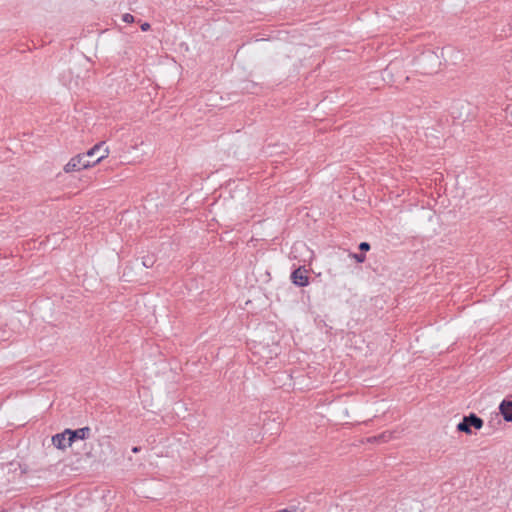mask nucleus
I'll use <instances>...</instances> for the list:
<instances>
[{
    "label": "nucleus",
    "instance_id": "f257e3e1",
    "mask_svg": "<svg viewBox=\"0 0 512 512\" xmlns=\"http://www.w3.org/2000/svg\"><path fill=\"white\" fill-rule=\"evenodd\" d=\"M108 154L109 150L105 147V143L100 142L94 145L86 153L78 154L71 158V160L65 165L64 170L69 173L89 168L106 158Z\"/></svg>",
    "mask_w": 512,
    "mask_h": 512
},
{
    "label": "nucleus",
    "instance_id": "f03ea898",
    "mask_svg": "<svg viewBox=\"0 0 512 512\" xmlns=\"http://www.w3.org/2000/svg\"><path fill=\"white\" fill-rule=\"evenodd\" d=\"M417 65L424 74H433L440 68L439 56L433 51L423 52L417 59Z\"/></svg>",
    "mask_w": 512,
    "mask_h": 512
},
{
    "label": "nucleus",
    "instance_id": "7ed1b4c3",
    "mask_svg": "<svg viewBox=\"0 0 512 512\" xmlns=\"http://www.w3.org/2000/svg\"><path fill=\"white\" fill-rule=\"evenodd\" d=\"M483 420L478 417L476 414L471 413L468 416H464L462 421L457 425V430L459 432H463L466 434H471V428H475L477 430L483 427Z\"/></svg>",
    "mask_w": 512,
    "mask_h": 512
},
{
    "label": "nucleus",
    "instance_id": "20e7f679",
    "mask_svg": "<svg viewBox=\"0 0 512 512\" xmlns=\"http://www.w3.org/2000/svg\"><path fill=\"white\" fill-rule=\"evenodd\" d=\"M291 281L299 287H305L309 284L307 270L304 267H298L291 273Z\"/></svg>",
    "mask_w": 512,
    "mask_h": 512
},
{
    "label": "nucleus",
    "instance_id": "39448f33",
    "mask_svg": "<svg viewBox=\"0 0 512 512\" xmlns=\"http://www.w3.org/2000/svg\"><path fill=\"white\" fill-rule=\"evenodd\" d=\"M91 429L89 427H82L76 430L66 429L68 433V440L74 442L76 440H85L90 437Z\"/></svg>",
    "mask_w": 512,
    "mask_h": 512
},
{
    "label": "nucleus",
    "instance_id": "423d86ee",
    "mask_svg": "<svg viewBox=\"0 0 512 512\" xmlns=\"http://www.w3.org/2000/svg\"><path fill=\"white\" fill-rule=\"evenodd\" d=\"M52 444L60 450H64L72 445V442L68 440L66 429L62 433H57L52 437Z\"/></svg>",
    "mask_w": 512,
    "mask_h": 512
},
{
    "label": "nucleus",
    "instance_id": "0eeeda50",
    "mask_svg": "<svg viewBox=\"0 0 512 512\" xmlns=\"http://www.w3.org/2000/svg\"><path fill=\"white\" fill-rule=\"evenodd\" d=\"M499 410L505 421L512 422V401L503 400Z\"/></svg>",
    "mask_w": 512,
    "mask_h": 512
},
{
    "label": "nucleus",
    "instance_id": "6e6552de",
    "mask_svg": "<svg viewBox=\"0 0 512 512\" xmlns=\"http://www.w3.org/2000/svg\"><path fill=\"white\" fill-rule=\"evenodd\" d=\"M391 438H392V432L385 431V432L379 434L378 436L369 437L367 439V441L371 442V443H373V442L384 443V442H388Z\"/></svg>",
    "mask_w": 512,
    "mask_h": 512
},
{
    "label": "nucleus",
    "instance_id": "1a4fd4ad",
    "mask_svg": "<svg viewBox=\"0 0 512 512\" xmlns=\"http://www.w3.org/2000/svg\"><path fill=\"white\" fill-rule=\"evenodd\" d=\"M122 20L126 23H133L134 22V16L129 14V13H125L123 16H122Z\"/></svg>",
    "mask_w": 512,
    "mask_h": 512
},
{
    "label": "nucleus",
    "instance_id": "9d476101",
    "mask_svg": "<svg viewBox=\"0 0 512 512\" xmlns=\"http://www.w3.org/2000/svg\"><path fill=\"white\" fill-rule=\"evenodd\" d=\"M359 249L363 252H366V251H369L370 249V244L367 243V242H361L360 245H359Z\"/></svg>",
    "mask_w": 512,
    "mask_h": 512
},
{
    "label": "nucleus",
    "instance_id": "9b49d317",
    "mask_svg": "<svg viewBox=\"0 0 512 512\" xmlns=\"http://www.w3.org/2000/svg\"><path fill=\"white\" fill-rule=\"evenodd\" d=\"M353 256H354L355 260L357 262H359V263H363L365 261V259H366V256L364 254H362V253L354 254Z\"/></svg>",
    "mask_w": 512,
    "mask_h": 512
},
{
    "label": "nucleus",
    "instance_id": "f8f14e48",
    "mask_svg": "<svg viewBox=\"0 0 512 512\" xmlns=\"http://www.w3.org/2000/svg\"><path fill=\"white\" fill-rule=\"evenodd\" d=\"M150 29V24L145 22L141 25V30L142 31H148Z\"/></svg>",
    "mask_w": 512,
    "mask_h": 512
},
{
    "label": "nucleus",
    "instance_id": "ddd939ff",
    "mask_svg": "<svg viewBox=\"0 0 512 512\" xmlns=\"http://www.w3.org/2000/svg\"><path fill=\"white\" fill-rule=\"evenodd\" d=\"M152 264H153V262L151 261V259L143 261V265L146 267H150V266H152Z\"/></svg>",
    "mask_w": 512,
    "mask_h": 512
},
{
    "label": "nucleus",
    "instance_id": "4468645a",
    "mask_svg": "<svg viewBox=\"0 0 512 512\" xmlns=\"http://www.w3.org/2000/svg\"><path fill=\"white\" fill-rule=\"evenodd\" d=\"M139 451H140V447L135 446L132 448L133 453H138Z\"/></svg>",
    "mask_w": 512,
    "mask_h": 512
},
{
    "label": "nucleus",
    "instance_id": "2eb2a0df",
    "mask_svg": "<svg viewBox=\"0 0 512 512\" xmlns=\"http://www.w3.org/2000/svg\"><path fill=\"white\" fill-rule=\"evenodd\" d=\"M280 512H289L288 510L284 509V510H281Z\"/></svg>",
    "mask_w": 512,
    "mask_h": 512
}]
</instances>
